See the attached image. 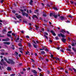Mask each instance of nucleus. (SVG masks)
<instances>
[{"label": "nucleus", "instance_id": "338daca9", "mask_svg": "<svg viewBox=\"0 0 76 76\" xmlns=\"http://www.w3.org/2000/svg\"><path fill=\"white\" fill-rule=\"evenodd\" d=\"M26 38H28V39L29 38V37L28 36H26Z\"/></svg>", "mask_w": 76, "mask_h": 76}, {"label": "nucleus", "instance_id": "b1692460", "mask_svg": "<svg viewBox=\"0 0 76 76\" xmlns=\"http://www.w3.org/2000/svg\"><path fill=\"white\" fill-rule=\"evenodd\" d=\"M55 39H56V40H58V39H59V38H58V36L55 37Z\"/></svg>", "mask_w": 76, "mask_h": 76}, {"label": "nucleus", "instance_id": "13d9d810", "mask_svg": "<svg viewBox=\"0 0 76 76\" xmlns=\"http://www.w3.org/2000/svg\"><path fill=\"white\" fill-rule=\"evenodd\" d=\"M39 58L41 60H42V59H43L42 58V57L41 56H39Z\"/></svg>", "mask_w": 76, "mask_h": 76}, {"label": "nucleus", "instance_id": "1a4fd4ad", "mask_svg": "<svg viewBox=\"0 0 76 76\" xmlns=\"http://www.w3.org/2000/svg\"><path fill=\"white\" fill-rule=\"evenodd\" d=\"M7 70L11 71L12 70V68H11V67L8 66L7 69Z\"/></svg>", "mask_w": 76, "mask_h": 76}, {"label": "nucleus", "instance_id": "4d7b16f0", "mask_svg": "<svg viewBox=\"0 0 76 76\" xmlns=\"http://www.w3.org/2000/svg\"><path fill=\"white\" fill-rule=\"evenodd\" d=\"M2 40V41H6V39H3Z\"/></svg>", "mask_w": 76, "mask_h": 76}, {"label": "nucleus", "instance_id": "09e8293b", "mask_svg": "<svg viewBox=\"0 0 76 76\" xmlns=\"http://www.w3.org/2000/svg\"><path fill=\"white\" fill-rule=\"evenodd\" d=\"M12 31H9L8 32V34H12Z\"/></svg>", "mask_w": 76, "mask_h": 76}, {"label": "nucleus", "instance_id": "9d476101", "mask_svg": "<svg viewBox=\"0 0 76 76\" xmlns=\"http://www.w3.org/2000/svg\"><path fill=\"white\" fill-rule=\"evenodd\" d=\"M32 73H35V74H37V72L35 70H32Z\"/></svg>", "mask_w": 76, "mask_h": 76}, {"label": "nucleus", "instance_id": "de8ad7c7", "mask_svg": "<svg viewBox=\"0 0 76 76\" xmlns=\"http://www.w3.org/2000/svg\"><path fill=\"white\" fill-rule=\"evenodd\" d=\"M47 72L48 73V74H50V72L49 70H48Z\"/></svg>", "mask_w": 76, "mask_h": 76}, {"label": "nucleus", "instance_id": "4c0bfd02", "mask_svg": "<svg viewBox=\"0 0 76 76\" xmlns=\"http://www.w3.org/2000/svg\"><path fill=\"white\" fill-rule=\"evenodd\" d=\"M72 69L74 70L75 73H76V69H75L74 68H73Z\"/></svg>", "mask_w": 76, "mask_h": 76}, {"label": "nucleus", "instance_id": "2f4dec72", "mask_svg": "<svg viewBox=\"0 0 76 76\" xmlns=\"http://www.w3.org/2000/svg\"><path fill=\"white\" fill-rule=\"evenodd\" d=\"M12 12L13 13H14V14L15 13H16V11L15 10H12Z\"/></svg>", "mask_w": 76, "mask_h": 76}, {"label": "nucleus", "instance_id": "f704fd0d", "mask_svg": "<svg viewBox=\"0 0 76 76\" xmlns=\"http://www.w3.org/2000/svg\"><path fill=\"white\" fill-rule=\"evenodd\" d=\"M44 34L45 35H48V33L46 32H45L44 33Z\"/></svg>", "mask_w": 76, "mask_h": 76}, {"label": "nucleus", "instance_id": "bf43d9fd", "mask_svg": "<svg viewBox=\"0 0 76 76\" xmlns=\"http://www.w3.org/2000/svg\"><path fill=\"white\" fill-rule=\"evenodd\" d=\"M57 50H60V47H57Z\"/></svg>", "mask_w": 76, "mask_h": 76}, {"label": "nucleus", "instance_id": "72a5a7b5", "mask_svg": "<svg viewBox=\"0 0 76 76\" xmlns=\"http://www.w3.org/2000/svg\"><path fill=\"white\" fill-rule=\"evenodd\" d=\"M66 50V51H71V49H67Z\"/></svg>", "mask_w": 76, "mask_h": 76}, {"label": "nucleus", "instance_id": "a18cd8bd", "mask_svg": "<svg viewBox=\"0 0 76 76\" xmlns=\"http://www.w3.org/2000/svg\"><path fill=\"white\" fill-rule=\"evenodd\" d=\"M45 50L46 51H47V52H48V51H49V50H48V49L46 48Z\"/></svg>", "mask_w": 76, "mask_h": 76}, {"label": "nucleus", "instance_id": "aec40b11", "mask_svg": "<svg viewBox=\"0 0 76 76\" xmlns=\"http://www.w3.org/2000/svg\"><path fill=\"white\" fill-rule=\"evenodd\" d=\"M16 4L14 3L13 4V5L15 6V7H17V5H18V4H17V2H16Z\"/></svg>", "mask_w": 76, "mask_h": 76}, {"label": "nucleus", "instance_id": "a211bd4d", "mask_svg": "<svg viewBox=\"0 0 76 76\" xmlns=\"http://www.w3.org/2000/svg\"><path fill=\"white\" fill-rule=\"evenodd\" d=\"M18 45L19 47H23V46L22 45L21 43H19Z\"/></svg>", "mask_w": 76, "mask_h": 76}, {"label": "nucleus", "instance_id": "f3484780", "mask_svg": "<svg viewBox=\"0 0 76 76\" xmlns=\"http://www.w3.org/2000/svg\"><path fill=\"white\" fill-rule=\"evenodd\" d=\"M53 15H54V13H50V17H51V16H53Z\"/></svg>", "mask_w": 76, "mask_h": 76}, {"label": "nucleus", "instance_id": "0eeeda50", "mask_svg": "<svg viewBox=\"0 0 76 76\" xmlns=\"http://www.w3.org/2000/svg\"><path fill=\"white\" fill-rule=\"evenodd\" d=\"M59 18H60V19H61V20H63L64 19H65L64 17H63V16H60L59 17Z\"/></svg>", "mask_w": 76, "mask_h": 76}, {"label": "nucleus", "instance_id": "a19ab883", "mask_svg": "<svg viewBox=\"0 0 76 76\" xmlns=\"http://www.w3.org/2000/svg\"><path fill=\"white\" fill-rule=\"evenodd\" d=\"M69 18H73V16L71 15H69Z\"/></svg>", "mask_w": 76, "mask_h": 76}, {"label": "nucleus", "instance_id": "20e7f679", "mask_svg": "<svg viewBox=\"0 0 76 76\" xmlns=\"http://www.w3.org/2000/svg\"><path fill=\"white\" fill-rule=\"evenodd\" d=\"M61 32L63 33V34H65V33H67L68 34H70V33L68 31H65L64 29H62L61 30Z\"/></svg>", "mask_w": 76, "mask_h": 76}, {"label": "nucleus", "instance_id": "8fccbe9b", "mask_svg": "<svg viewBox=\"0 0 76 76\" xmlns=\"http://www.w3.org/2000/svg\"><path fill=\"white\" fill-rule=\"evenodd\" d=\"M54 57V56L52 54H51L50 55V57L51 58H53V57Z\"/></svg>", "mask_w": 76, "mask_h": 76}, {"label": "nucleus", "instance_id": "e433bc0d", "mask_svg": "<svg viewBox=\"0 0 76 76\" xmlns=\"http://www.w3.org/2000/svg\"><path fill=\"white\" fill-rule=\"evenodd\" d=\"M23 22L24 23H25L26 24L28 23V22L26 21L23 20Z\"/></svg>", "mask_w": 76, "mask_h": 76}, {"label": "nucleus", "instance_id": "680f3d73", "mask_svg": "<svg viewBox=\"0 0 76 76\" xmlns=\"http://www.w3.org/2000/svg\"><path fill=\"white\" fill-rule=\"evenodd\" d=\"M72 50H73V51H74L75 50V48L74 47H72Z\"/></svg>", "mask_w": 76, "mask_h": 76}, {"label": "nucleus", "instance_id": "2eb2a0df", "mask_svg": "<svg viewBox=\"0 0 76 76\" xmlns=\"http://www.w3.org/2000/svg\"><path fill=\"white\" fill-rule=\"evenodd\" d=\"M4 60L5 61H6V62H7V63H8V61H7V58H5V57H4Z\"/></svg>", "mask_w": 76, "mask_h": 76}, {"label": "nucleus", "instance_id": "dca6fc26", "mask_svg": "<svg viewBox=\"0 0 76 76\" xmlns=\"http://www.w3.org/2000/svg\"><path fill=\"white\" fill-rule=\"evenodd\" d=\"M53 9H54V10H58V9H57V8L56 7H53Z\"/></svg>", "mask_w": 76, "mask_h": 76}, {"label": "nucleus", "instance_id": "cd10ccee", "mask_svg": "<svg viewBox=\"0 0 76 76\" xmlns=\"http://www.w3.org/2000/svg\"><path fill=\"white\" fill-rule=\"evenodd\" d=\"M2 32H7V30H6V29H4L3 30Z\"/></svg>", "mask_w": 76, "mask_h": 76}, {"label": "nucleus", "instance_id": "c756f323", "mask_svg": "<svg viewBox=\"0 0 76 76\" xmlns=\"http://www.w3.org/2000/svg\"><path fill=\"white\" fill-rule=\"evenodd\" d=\"M16 74H11L10 75V76H15Z\"/></svg>", "mask_w": 76, "mask_h": 76}, {"label": "nucleus", "instance_id": "58836bf2", "mask_svg": "<svg viewBox=\"0 0 76 76\" xmlns=\"http://www.w3.org/2000/svg\"><path fill=\"white\" fill-rule=\"evenodd\" d=\"M37 69H38L39 70V71H40V72H41V71H42V70L40 68H39L38 67Z\"/></svg>", "mask_w": 76, "mask_h": 76}, {"label": "nucleus", "instance_id": "5fc2aeb1", "mask_svg": "<svg viewBox=\"0 0 76 76\" xmlns=\"http://www.w3.org/2000/svg\"><path fill=\"white\" fill-rule=\"evenodd\" d=\"M49 41L50 42H51V43H52V42H53V41H52L50 39L49 40Z\"/></svg>", "mask_w": 76, "mask_h": 76}, {"label": "nucleus", "instance_id": "774afa93", "mask_svg": "<svg viewBox=\"0 0 76 76\" xmlns=\"http://www.w3.org/2000/svg\"><path fill=\"white\" fill-rule=\"evenodd\" d=\"M71 4H73V1H70Z\"/></svg>", "mask_w": 76, "mask_h": 76}, {"label": "nucleus", "instance_id": "6ab92c4d", "mask_svg": "<svg viewBox=\"0 0 76 76\" xmlns=\"http://www.w3.org/2000/svg\"><path fill=\"white\" fill-rule=\"evenodd\" d=\"M28 46L29 47H31V43H28Z\"/></svg>", "mask_w": 76, "mask_h": 76}, {"label": "nucleus", "instance_id": "f8f14e48", "mask_svg": "<svg viewBox=\"0 0 76 76\" xmlns=\"http://www.w3.org/2000/svg\"><path fill=\"white\" fill-rule=\"evenodd\" d=\"M53 16L54 17L55 19H57V17H58V15H53Z\"/></svg>", "mask_w": 76, "mask_h": 76}, {"label": "nucleus", "instance_id": "7c9ffc66", "mask_svg": "<svg viewBox=\"0 0 76 76\" xmlns=\"http://www.w3.org/2000/svg\"><path fill=\"white\" fill-rule=\"evenodd\" d=\"M71 45L72 47H74V46H75V44L74 43H73V42H72V43L71 44Z\"/></svg>", "mask_w": 76, "mask_h": 76}, {"label": "nucleus", "instance_id": "a878e982", "mask_svg": "<svg viewBox=\"0 0 76 76\" xmlns=\"http://www.w3.org/2000/svg\"><path fill=\"white\" fill-rule=\"evenodd\" d=\"M60 51H61V52H62V53L64 52V50L63 49H60Z\"/></svg>", "mask_w": 76, "mask_h": 76}, {"label": "nucleus", "instance_id": "c03bdc74", "mask_svg": "<svg viewBox=\"0 0 76 76\" xmlns=\"http://www.w3.org/2000/svg\"><path fill=\"white\" fill-rule=\"evenodd\" d=\"M68 47L70 49H71L72 48V47H71V46L70 45H69V46H68Z\"/></svg>", "mask_w": 76, "mask_h": 76}, {"label": "nucleus", "instance_id": "4be33fe9", "mask_svg": "<svg viewBox=\"0 0 76 76\" xmlns=\"http://www.w3.org/2000/svg\"><path fill=\"white\" fill-rule=\"evenodd\" d=\"M44 37H45V38H46L47 39H48V37H47V36H46V35H44Z\"/></svg>", "mask_w": 76, "mask_h": 76}, {"label": "nucleus", "instance_id": "ddd939ff", "mask_svg": "<svg viewBox=\"0 0 76 76\" xmlns=\"http://www.w3.org/2000/svg\"><path fill=\"white\" fill-rule=\"evenodd\" d=\"M41 54H42L43 55L45 54V52H44V51H41Z\"/></svg>", "mask_w": 76, "mask_h": 76}, {"label": "nucleus", "instance_id": "864d4df0", "mask_svg": "<svg viewBox=\"0 0 76 76\" xmlns=\"http://www.w3.org/2000/svg\"><path fill=\"white\" fill-rule=\"evenodd\" d=\"M31 60H32V62H35V61L33 59V58H32Z\"/></svg>", "mask_w": 76, "mask_h": 76}, {"label": "nucleus", "instance_id": "412c9836", "mask_svg": "<svg viewBox=\"0 0 76 76\" xmlns=\"http://www.w3.org/2000/svg\"><path fill=\"white\" fill-rule=\"evenodd\" d=\"M35 27L36 28V30H38V29L39 28V27L37 26V25H35Z\"/></svg>", "mask_w": 76, "mask_h": 76}, {"label": "nucleus", "instance_id": "6e6d98bb", "mask_svg": "<svg viewBox=\"0 0 76 76\" xmlns=\"http://www.w3.org/2000/svg\"><path fill=\"white\" fill-rule=\"evenodd\" d=\"M12 35H13V36H15L16 35V34H15L13 33H12Z\"/></svg>", "mask_w": 76, "mask_h": 76}, {"label": "nucleus", "instance_id": "9b49d317", "mask_svg": "<svg viewBox=\"0 0 76 76\" xmlns=\"http://www.w3.org/2000/svg\"><path fill=\"white\" fill-rule=\"evenodd\" d=\"M32 3H33V1H32V0H30V1L29 2L31 6H33Z\"/></svg>", "mask_w": 76, "mask_h": 76}, {"label": "nucleus", "instance_id": "bb28decb", "mask_svg": "<svg viewBox=\"0 0 76 76\" xmlns=\"http://www.w3.org/2000/svg\"><path fill=\"white\" fill-rule=\"evenodd\" d=\"M33 47H34V48H37V45L34 44H33Z\"/></svg>", "mask_w": 76, "mask_h": 76}, {"label": "nucleus", "instance_id": "c9c22d12", "mask_svg": "<svg viewBox=\"0 0 76 76\" xmlns=\"http://www.w3.org/2000/svg\"><path fill=\"white\" fill-rule=\"evenodd\" d=\"M5 40L6 41H9V38H7L5 39Z\"/></svg>", "mask_w": 76, "mask_h": 76}, {"label": "nucleus", "instance_id": "0e129e2a", "mask_svg": "<svg viewBox=\"0 0 76 76\" xmlns=\"http://www.w3.org/2000/svg\"><path fill=\"white\" fill-rule=\"evenodd\" d=\"M2 63L3 64H4V65H5V64H6V63H5V62L4 61V62H3Z\"/></svg>", "mask_w": 76, "mask_h": 76}, {"label": "nucleus", "instance_id": "ea45409f", "mask_svg": "<svg viewBox=\"0 0 76 76\" xmlns=\"http://www.w3.org/2000/svg\"><path fill=\"white\" fill-rule=\"evenodd\" d=\"M47 6L48 7H51V6H50L48 4H47Z\"/></svg>", "mask_w": 76, "mask_h": 76}, {"label": "nucleus", "instance_id": "052dcab7", "mask_svg": "<svg viewBox=\"0 0 76 76\" xmlns=\"http://www.w3.org/2000/svg\"><path fill=\"white\" fill-rule=\"evenodd\" d=\"M69 70H70V71H71L72 72V71H73V70H72V69L71 68H69Z\"/></svg>", "mask_w": 76, "mask_h": 76}, {"label": "nucleus", "instance_id": "f257e3e1", "mask_svg": "<svg viewBox=\"0 0 76 76\" xmlns=\"http://www.w3.org/2000/svg\"><path fill=\"white\" fill-rule=\"evenodd\" d=\"M58 36L59 37H61L63 38L61 39V40L64 43L66 42V39L64 38L65 37V35L60 33V34H58Z\"/></svg>", "mask_w": 76, "mask_h": 76}, {"label": "nucleus", "instance_id": "3c124183", "mask_svg": "<svg viewBox=\"0 0 76 76\" xmlns=\"http://www.w3.org/2000/svg\"><path fill=\"white\" fill-rule=\"evenodd\" d=\"M19 49L20 50H22V49L23 50V49H22V48H19Z\"/></svg>", "mask_w": 76, "mask_h": 76}, {"label": "nucleus", "instance_id": "603ef678", "mask_svg": "<svg viewBox=\"0 0 76 76\" xmlns=\"http://www.w3.org/2000/svg\"><path fill=\"white\" fill-rule=\"evenodd\" d=\"M1 55H5V54L4 53H1Z\"/></svg>", "mask_w": 76, "mask_h": 76}, {"label": "nucleus", "instance_id": "473e14b6", "mask_svg": "<svg viewBox=\"0 0 76 76\" xmlns=\"http://www.w3.org/2000/svg\"><path fill=\"white\" fill-rule=\"evenodd\" d=\"M17 39H16V40H17L18 41V40H19V39H20V38H19V36H17Z\"/></svg>", "mask_w": 76, "mask_h": 76}, {"label": "nucleus", "instance_id": "39448f33", "mask_svg": "<svg viewBox=\"0 0 76 76\" xmlns=\"http://www.w3.org/2000/svg\"><path fill=\"white\" fill-rule=\"evenodd\" d=\"M15 15H17L16 16V18H18V19H20V18H22V17L20 16V15H18V13H15Z\"/></svg>", "mask_w": 76, "mask_h": 76}, {"label": "nucleus", "instance_id": "f03ea898", "mask_svg": "<svg viewBox=\"0 0 76 76\" xmlns=\"http://www.w3.org/2000/svg\"><path fill=\"white\" fill-rule=\"evenodd\" d=\"M20 11L21 12H22V15L23 16H26V17L27 18H28V14L26 13L25 12H24V11L22 9H20Z\"/></svg>", "mask_w": 76, "mask_h": 76}, {"label": "nucleus", "instance_id": "37998d69", "mask_svg": "<svg viewBox=\"0 0 76 76\" xmlns=\"http://www.w3.org/2000/svg\"><path fill=\"white\" fill-rule=\"evenodd\" d=\"M68 40H69V41H72V39H70V37H68Z\"/></svg>", "mask_w": 76, "mask_h": 76}, {"label": "nucleus", "instance_id": "4468645a", "mask_svg": "<svg viewBox=\"0 0 76 76\" xmlns=\"http://www.w3.org/2000/svg\"><path fill=\"white\" fill-rule=\"evenodd\" d=\"M12 47H11V48L12 49V50H15V47L14 46V45H12Z\"/></svg>", "mask_w": 76, "mask_h": 76}, {"label": "nucleus", "instance_id": "69168bd1", "mask_svg": "<svg viewBox=\"0 0 76 76\" xmlns=\"http://www.w3.org/2000/svg\"><path fill=\"white\" fill-rule=\"evenodd\" d=\"M15 54H16L17 56H18V52H16V51L15 52Z\"/></svg>", "mask_w": 76, "mask_h": 76}, {"label": "nucleus", "instance_id": "393cba45", "mask_svg": "<svg viewBox=\"0 0 76 76\" xmlns=\"http://www.w3.org/2000/svg\"><path fill=\"white\" fill-rule=\"evenodd\" d=\"M7 35L8 37H12V35L8 34H7Z\"/></svg>", "mask_w": 76, "mask_h": 76}, {"label": "nucleus", "instance_id": "49530a36", "mask_svg": "<svg viewBox=\"0 0 76 76\" xmlns=\"http://www.w3.org/2000/svg\"><path fill=\"white\" fill-rule=\"evenodd\" d=\"M33 42L34 44H37V43L34 40H33Z\"/></svg>", "mask_w": 76, "mask_h": 76}, {"label": "nucleus", "instance_id": "6e6552de", "mask_svg": "<svg viewBox=\"0 0 76 76\" xmlns=\"http://www.w3.org/2000/svg\"><path fill=\"white\" fill-rule=\"evenodd\" d=\"M36 18V19H38V17L36 15H34L32 17V18L33 19H34V18Z\"/></svg>", "mask_w": 76, "mask_h": 76}, {"label": "nucleus", "instance_id": "79ce46f5", "mask_svg": "<svg viewBox=\"0 0 76 76\" xmlns=\"http://www.w3.org/2000/svg\"><path fill=\"white\" fill-rule=\"evenodd\" d=\"M7 45H10V42H7Z\"/></svg>", "mask_w": 76, "mask_h": 76}, {"label": "nucleus", "instance_id": "5701e85b", "mask_svg": "<svg viewBox=\"0 0 76 76\" xmlns=\"http://www.w3.org/2000/svg\"><path fill=\"white\" fill-rule=\"evenodd\" d=\"M56 60L57 61H60V60L59 58H58L57 57H56Z\"/></svg>", "mask_w": 76, "mask_h": 76}, {"label": "nucleus", "instance_id": "423d86ee", "mask_svg": "<svg viewBox=\"0 0 76 76\" xmlns=\"http://www.w3.org/2000/svg\"><path fill=\"white\" fill-rule=\"evenodd\" d=\"M50 32L52 34H53V36H56V34L55 32H54V31L53 30H51Z\"/></svg>", "mask_w": 76, "mask_h": 76}, {"label": "nucleus", "instance_id": "7ed1b4c3", "mask_svg": "<svg viewBox=\"0 0 76 76\" xmlns=\"http://www.w3.org/2000/svg\"><path fill=\"white\" fill-rule=\"evenodd\" d=\"M9 61H8V64H11L14 65L15 64V62L12 59H8Z\"/></svg>", "mask_w": 76, "mask_h": 76}, {"label": "nucleus", "instance_id": "e2e57ef3", "mask_svg": "<svg viewBox=\"0 0 76 76\" xmlns=\"http://www.w3.org/2000/svg\"><path fill=\"white\" fill-rule=\"evenodd\" d=\"M43 25H44L45 26H47L48 25H47V24H44Z\"/></svg>", "mask_w": 76, "mask_h": 76}, {"label": "nucleus", "instance_id": "c85d7f7f", "mask_svg": "<svg viewBox=\"0 0 76 76\" xmlns=\"http://www.w3.org/2000/svg\"><path fill=\"white\" fill-rule=\"evenodd\" d=\"M43 16L44 17H47V15H46V13H45V14H43Z\"/></svg>", "mask_w": 76, "mask_h": 76}]
</instances>
